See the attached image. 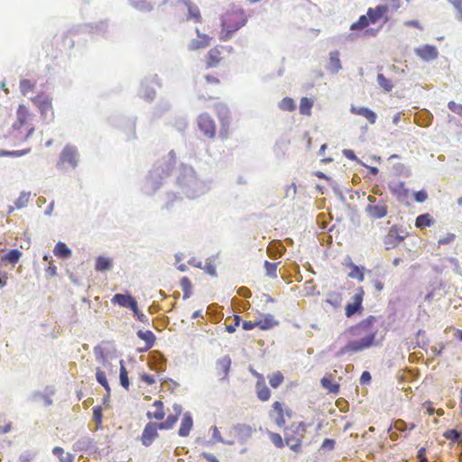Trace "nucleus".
<instances>
[{
  "mask_svg": "<svg viewBox=\"0 0 462 462\" xmlns=\"http://www.w3.org/2000/svg\"><path fill=\"white\" fill-rule=\"evenodd\" d=\"M313 106V102L308 97H302L300 99V113L301 115L310 116L311 113V107Z\"/></svg>",
  "mask_w": 462,
  "mask_h": 462,
  "instance_id": "41",
  "label": "nucleus"
},
{
  "mask_svg": "<svg viewBox=\"0 0 462 462\" xmlns=\"http://www.w3.org/2000/svg\"><path fill=\"white\" fill-rule=\"evenodd\" d=\"M269 383L273 388L279 387L283 382V375L281 372H276L268 376Z\"/></svg>",
  "mask_w": 462,
  "mask_h": 462,
  "instance_id": "44",
  "label": "nucleus"
},
{
  "mask_svg": "<svg viewBox=\"0 0 462 462\" xmlns=\"http://www.w3.org/2000/svg\"><path fill=\"white\" fill-rule=\"evenodd\" d=\"M29 152H30V149H25V150H21V151L0 150V157H4V156L21 157L23 155L27 154Z\"/></svg>",
  "mask_w": 462,
  "mask_h": 462,
  "instance_id": "51",
  "label": "nucleus"
},
{
  "mask_svg": "<svg viewBox=\"0 0 462 462\" xmlns=\"http://www.w3.org/2000/svg\"><path fill=\"white\" fill-rule=\"evenodd\" d=\"M414 199L416 202L422 203L428 199V194L424 190H419L414 192Z\"/></svg>",
  "mask_w": 462,
  "mask_h": 462,
  "instance_id": "61",
  "label": "nucleus"
},
{
  "mask_svg": "<svg viewBox=\"0 0 462 462\" xmlns=\"http://www.w3.org/2000/svg\"><path fill=\"white\" fill-rule=\"evenodd\" d=\"M112 260L108 257L98 256L96 260L95 268L97 272H106L112 268Z\"/></svg>",
  "mask_w": 462,
  "mask_h": 462,
  "instance_id": "25",
  "label": "nucleus"
},
{
  "mask_svg": "<svg viewBox=\"0 0 462 462\" xmlns=\"http://www.w3.org/2000/svg\"><path fill=\"white\" fill-rule=\"evenodd\" d=\"M137 336L139 338L145 341L147 348H151L153 346L156 339L154 334L151 330H139L137 332Z\"/></svg>",
  "mask_w": 462,
  "mask_h": 462,
  "instance_id": "30",
  "label": "nucleus"
},
{
  "mask_svg": "<svg viewBox=\"0 0 462 462\" xmlns=\"http://www.w3.org/2000/svg\"><path fill=\"white\" fill-rule=\"evenodd\" d=\"M327 69L333 74H337L342 69L339 52L337 51L329 53V61Z\"/></svg>",
  "mask_w": 462,
  "mask_h": 462,
  "instance_id": "19",
  "label": "nucleus"
},
{
  "mask_svg": "<svg viewBox=\"0 0 462 462\" xmlns=\"http://www.w3.org/2000/svg\"><path fill=\"white\" fill-rule=\"evenodd\" d=\"M119 378H120V383L121 385L125 388V389H128L129 388V379H128V373L126 371V368L124 365V361L123 360H120V374H119Z\"/></svg>",
  "mask_w": 462,
  "mask_h": 462,
  "instance_id": "38",
  "label": "nucleus"
},
{
  "mask_svg": "<svg viewBox=\"0 0 462 462\" xmlns=\"http://www.w3.org/2000/svg\"><path fill=\"white\" fill-rule=\"evenodd\" d=\"M443 436L447 439L452 440L454 442L462 441L461 433L458 430H455V429L446 430L443 433Z\"/></svg>",
  "mask_w": 462,
  "mask_h": 462,
  "instance_id": "48",
  "label": "nucleus"
},
{
  "mask_svg": "<svg viewBox=\"0 0 462 462\" xmlns=\"http://www.w3.org/2000/svg\"><path fill=\"white\" fill-rule=\"evenodd\" d=\"M350 111L352 114L364 116L372 125L376 122V114L368 107L351 106Z\"/></svg>",
  "mask_w": 462,
  "mask_h": 462,
  "instance_id": "14",
  "label": "nucleus"
},
{
  "mask_svg": "<svg viewBox=\"0 0 462 462\" xmlns=\"http://www.w3.org/2000/svg\"><path fill=\"white\" fill-rule=\"evenodd\" d=\"M335 440L332 439H325L322 442L321 448L327 450H332L335 447Z\"/></svg>",
  "mask_w": 462,
  "mask_h": 462,
  "instance_id": "64",
  "label": "nucleus"
},
{
  "mask_svg": "<svg viewBox=\"0 0 462 462\" xmlns=\"http://www.w3.org/2000/svg\"><path fill=\"white\" fill-rule=\"evenodd\" d=\"M365 212L373 218H383L387 215V207L384 204H369L365 208Z\"/></svg>",
  "mask_w": 462,
  "mask_h": 462,
  "instance_id": "17",
  "label": "nucleus"
},
{
  "mask_svg": "<svg viewBox=\"0 0 462 462\" xmlns=\"http://www.w3.org/2000/svg\"><path fill=\"white\" fill-rule=\"evenodd\" d=\"M131 5L142 12H150L153 9V5L146 0L132 1Z\"/></svg>",
  "mask_w": 462,
  "mask_h": 462,
  "instance_id": "35",
  "label": "nucleus"
},
{
  "mask_svg": "<svg viewBox=\"0 0 462 462\" xmlns=\"http://www.w3.org/2000/svg\"><path fill=\"white\" fill-rule=\"evenodd\" d=\"M172 165L171 163H167L164 167L154 166L144 184L143 189L145 193L152 194L156 191L162 183V180L170 175Z\"/></svg>",
  "mask_w": 462,
  "mask_h": 462,
  "instance_id": "4",
  "label": "nucleus"
},
{
  "mask_svg": "<svg viewBox=\"0 0 462 462\" xmlns=\"http://www.w3.org/2000/svg\"><path fill=\"white\" fill-rule=\"evenodd\" d=\"M32 102L38 106L42 117L45 120L48 118V112H51L50 121L54 119V112L52 109L51 99L44 94H40L32 98Z\"/></svg>",
  "mask_w": 462,
  "mask_h": 462,
  "instance_id": "6",
  "label": "nucleus"
},
{
  "mask_svg": "<svg viewBox=\"0 0 462 462\" xmlns=\"http://www.w3.org/2000/svg\"><path fill=\"white\" fill-rule=\"evenodd\" d=\"M321 384L324 388L329 390L330 393H337L339 390V385L337 383H333L330 379L327 377H323L321 379Z\"/></svg>",
  "mask_w": 462,
  "mask_h": 462,
  "instance_id": "50",
  "label": "nucleus"
},
{
  "mask_svg": "<svg viewBox=\"0 0 462 462\" xmlns=\"http://www.w3.org/2000/svg\"><path fill=\"white\" fill-rule=\"evenodd\" d=\"M277 323L273 315L267 314L257 320V327L262 330H267L277 325Z\"/></svg>",
  "mask_w": 462,
  "mask_h": 462,
  "instance_id": "21",
  "label": "nucleus"
},
{
  "mask_svg": "<svg viewBox=\"0 0 462 462\" xmlns=\"http://www.w3.org/2000/svg\"><path fill=\"white\" fill-rule=\"evenodd\" d=\"M377 83L386 92H390L393 88V85L392 81L390 79H386L381 73H379L377 75Z\"/></svg>",
  "mask_w": 462,
  "mask_h": 462,
  "instance_id": "42",
  "label": "nucleus"
},
{
  "mask_svg": "<svg viewBox=\"0 0 462 462\" xmlns=\"http://www.w3.org/2000/svg\"><path fill=\"white\" fill-rule=\"evenodd\" d=\"M326 302L334 308H338L342 302V297L337 292H329L327 295Z\"/></svg>",
  "mask_w": 462,
  "mask_h": 462,
  "instance_id": "39",
  "label": "nucleus"
},
{
  "mask_svg": "<svg viewBox=\"0 0 462 462\" xmlns=\"http://www.w3.org/2000/svg\"><path fill=\"white\" fill-rule=\"evenodd\" d=\"M158 430L160 429L157 423H147L142 433V444L145 447H149L152 443V441L158 437Z\"/></svg>",
  "mask_w": 462,
  "mask_h": 462,
  "instance_id": "9",
  "label": "nucleus"
},
{
  "mask_svg": "<svg viewBox=\"0 0 462 462\" xmlns=\"http://www.w3.org/2000/svg\"><path fill=\"white\" fill-rule=\"evenodd\" d=\"M89 443L88 439H79L78 441H76L73 445V448L75 450H82L83 448H86V446Z\"/></svg>",
  "mask_w": 462,
  "mask_h": 462,
  "instance_id": "63",
  "label": "nucleus"
},
{
  "mask_svg": "<svg viewBox=\"0 0 462 462\" xmlns=\"http://www.w3.org/2000/svg\"><path fill=\"white\" fill-rule=\"evenodd\" d=\"M204 270L205 272L211 275V276H217V270H216V267L215 265L211 263V261L208 260L206 262V264H205V267H204Z\"/></svg>",
  "mask_w": 462,
  "mask_h": 462,
  "instance_id": "60",
  "label": "nucleus"
},
{
  "mask_svg": "<svg viewBox=\"0 0 462 462\" xmlns=\"http://www.w3.org/2000/svg\"><path fill=\"white\" fill-rule=\"evenodd\" d=\"M433 223L432 218L430 214H422L417 217L415 225L419 228H423L425 226H430Z\"/></svg>",
  "mask_w": 462,
  "mask_h": 462,
  "instance_id": "37",
  "label": "nucleus"
},
{
  "mask_svg": "<svg viewBox=\"0 0 462 462\" xmlns=\"http://www.w3.org/2000/svg\"><path fill=\"white\" fill-rule=\"evenodd\" d=\"M198 125L201 132L208 138H213L216 134V125L214 120L208 113L199 116Z\"/></svg>",
  "mask_w": 462,
  "mask_h": 462,
  "instance_id": "7",
  "label": "nucleus"
},
{
  "mask_svg": "<svg viewBox=\"0 0 462 462\" xmlns=\"http://www.w3.org/2000/svg\"><path fill=\"white\" fill-rule=\"evenodd\" d=\"M448 107L455 114L462 116V104H457L454 101H449Z\"/></svg>",
  "mask_w": 462,
  "mask_h": 462,
  "instance_id": "58",
  "label": "nucleus"
},
{
  "mask_svg": "<svg viewBox=\"0 0 462 462\" xmlns=\"http://www.w3.org/2000/svg\"><path fill=\"white\" fill-rule=\"evenodd\" d=\"M264 268L268 277L273 279L277 277V263L265 261Z\"/></svg>",
  "mask_w": 462,
  "mask_h": 462,
  "instance_id": "49",
  "label": "nucleus"
},
{
  "mask_svg": "<svg viewBox=\"0 0 462 462\" xmlns=\"http://www.w3.org/2000/svg\"><path fill=\"white\" fill-rule=\"evenodd\" d=\"M93 420L97 423L102 422V408L100 406H95L93 408Z\"/></svg>",
  "mask_w": 462,
  "mask_h": 462,
  "instance_id": "59",
  "label": "nucleus"
},
{
  "mask_svg": "<svg viewBox=\"0 0 462 462\" xmlns=\"http://www.w3.org/2000/svg\"><path fill=\"white\" fill-rule=\"evenodd\" d=\"M131 300H135L130 294L117 293L112 298L111 302L114 304H118L121 307L130 309Z\"/></svg>",
  "mask_w": 462,
  "mask_h": 462,
  "instance_id": "20",
  "label": "nucleus"
},
{
  "mask_svg": "<svg viewBox=\"0 0 462 462\" xmlns=\"http://www.w3.org/2000/svg\"><path fill=\"white\" fill-rule=\"evenodd\" d=\"M166 358L160 352H153L149 362L151 369L156 372H163L166 368Z\"/></svg>",
  "mask_w": 462,
  "mask_h": 462,
  "instance_id": "12",
  "label": "nucleus"
},
{
  "mask_svg": "<svg viewBox=\"0 0 462 462\" xmlns=\"http://www.w3.org/2000/svg\"><path fill=\"white\" fill-rule=\"evenodd\" d=\"M216 111L221 121H225L229 117V110L228 107L221 103H218L215 106Z\"/></svg>",
  "mask_w": 462,
  "mask_h": 462,
  "instance_id": "47",
  "label": "nucleus"
},
{
  "mask_svg": "<svg viewBox=\"0 0 462 462\" xmlns=\"http://www.w3.org/2000/svg\"><path fill=\"white\" fill-rule=\"evenodd\" d=\"M366 273L368 277L371 278V282L373 283L375 290L377 291H381L383 289V283L374 276L372 270H367Z\"/></svg>",
  "mask_w": 462,
  "mask_h": 462,
  "instance_id": "54",
  "label": "nucleus"
},
{
  "mask_svg": "<svg viewBox=\"0 0 462 462\" xmlns=\"http://www.w3.org/2000/svg\"><path fill=\"white\" fill-rule=\"evenodd\" d=\"M415 53L417 56L426 61L433 60L439 55L437 48L429 44L415 49Z\"/></svg>",
  "mask_w": 462,
  "mask_h": 462,
  "instance_id": "11",
  "label": "nucleus"
},
{
  "mask_svg": "<svg viewBox=\"0 0 462 462\" xmlns=\"http://www.w3.org/2000/svg\"><path fill=\"white\" fill-rule=\"evenodd\" d=\"M33 84L31 83L28 79H22L20 82V90L23 96H26L27 93L32 89Z\"/></svg>",
  "mask_w": 462,
  "mask_h": 462,
  "instance_id": "55",
  "label": "nucleus"
},
{
  "mask_svg": "<svg viewBox=\"0 0 462 462\" xmlns=\"http://www.w3.org/2000/svg\"><path fill=\"white\" fill-rule=\"evenodd\" d=\"M247 21V15L242 9L233 11L224 16L221 20L220 40L224 42L230 40L236 32L246 24Z\"/></svg>",
  "mask_w": 462,
  "mask_h": 462,
  "instance_id": "3",
  "label": "nucleus"
},
{
  "mask_svg": "<svg viewBox=\"0 0 462 462\" xmlns=\"http://www.w3.org/2000/svg\"><path fill=\"white\" fill-rule=\"evenodd\" d=\"M457 10V19L462 21V0H448Z\"/></svg>",
  "mask_w": 462,
  "mask_h": 462,
  "instance_id": "57",
  "label": "nucleus"
},
{
  "mask_svg": "<svg viewBox=\"0 0 462 462\" xmlns=\"http://www.w3.org/2000/svg\"><path fill=\"white\" fill-rule=\"evenodd\" d=\"M231 366V359L229 356H226L217 362V368L221 369L224 373V378L227 376Z\"/></svg>",
  "mask_w": 462,
  "mask_h": 462,
  "instance_id": "34",
  "label": "nucleus"
},
{
  "mask_svg": "<svg viewBox=\"0 0 462 462\" xmlns=\"http://www.w3.org/2000/svg\"><path fill=\"white\" fill-rule=\"evenodd\" d=\"M278 106L281 110H283V111H293L296 108L295 102L291 97L282 98L279 102Z\"/></svg>",
  "mask_w": 462,
  "mask_h": 462,
  "instance_id": "40",
  "label": "nucleus"
},
{
  "mask_svg": "<svg viewBox=\"0 0 462 462\" xmlns=\"http://www.w3.org/2000/svg\"><path fill=\"white\" fill-rule=\"evenodd\" d=\"M94 354L96 356V358L98 362H100L105 367L107 366L108 363H107V360L106 358V356L104 354V351L103 349L101 348V346H97L95 348H94Z\"/></svg>",
  "mask_w": 462,
  "mask_h": 462,
  "instance_id": "53",
  "label": "nucleus"
},
{
  "mask_svg": "<svg viewBox=\"0 0 462 462\" xmlns=\"http://www.w3.org/2000/svg\"><path fill=\"white\" fill-rule=\"evenodd\" d=\"M31 193L23 191L20 193V196L15 200L14 204L17 208H23L27 206L30 199Z\"/></svg>",
  "mask_w": 462,
  "mask_h": 462,
  "instance_id": "46",
  "label": "nucleus"
},
{
  "mask_svg": "<svg viewBox=\"0 0 462 462\" xmlns=\"http://www.w3.org/2000/svg\"><path fill=\"white\" fill-rule=\"evenodd\" d=\"M270 439L275 447L282 448L284 446L283 439L280 434L272 432L270 433Z\"/></svg>",
  "mask_w": 462,
  "mask_h": 462,
  "instance_id": "56",
  "label": "nucleus"
},
{
  "mask_svg": "<svg viewBox=\"0 0 462 462\" xmlns=\"http://www.w3.org/2000/svg\"><path fill=\"white\" fill-rule=\"evenodd\" d=\"M153 407L156 408L155 411H148L147 417L149 419H155L157 420H162L164 418V411H163V403L161 401H155L153 403Z\"/></svg>",
  "mask_w": 462,
  "mask_h": 462,
  "instance_id": "27",
  "label": "nucleus"
},
{
  "mask_svg": "<svg viewBox=\"0 0 462 462\" xmlns=\"http://www.w3.org/2000/svg\"><path fill=\"white\" fill-rule=\"evenodd\" d=\"M306 428L304 422H299L285 430L284 441L292 451L299 452L300 450L301 439L306 432Z\"/></svg>",
  "mask_w": 462,
  "mask_h": 462,
  "instance_id": "5",
  "label": "nucleus"
},
{
  "mask_svg": "<svg viewBox=\"0 0 462 462\" xmlns=\"http://www.w3.org/2000/svg\"><path fill=\"white\" fill-rule=\"evenodd\" d=\"M405 238V235L403 232L399 233V230L396 226H392L385 236L384 244L387 245L394 246L403 241Z\"/></svg>",
  "mask_w": 462,
  "mask_h": 462,
  "instance_id": "13",
  "label": "nucleus"
},
{
  "mask_svg": "<svg viewBox=\"0 0 462 462\" xmlns=\"http://www.w3.org/2000/svg\"><path fill=\"white\" fill-rule=\"evenodd\" d=\"M375 320V318L370 316L365 320L362 321L358 326V330L366 329L368 332L365 336L360 339L349 341L344 347H342L337 353L338 356H343L349 352H360L366 348H369L374 345L375 335L377 330L371 328L370 326Z\"/></svg>",
  "mask_w": 462,
  "mask_h": 462,
  "instance_id": "2",
  "label": "nucleus"
},
{
  "mask_svg": "<svg viewBox=\"0 0 462 462\" xmlns=\"http://www.w3.org/2000/svg\"><path fill=\"white\" fill-rule=\"evenodd\" d=\"M178 418L177 415L170 414L168 415L165 421L157 423L160 430H171L173 428L175 423L177 422Z\"/></svg>",
  "mask_w": 462,
  "mask_h": 462,
  "instance_id": "43",
  "label": "nucleus"
},
{
  "mask_svg": "<svg viewBox=\"0 0 462 462\" xmlns=\"http://www.w3.org/2000/svg\"><path fill=\"white\" fill-rule=\"evenodd\" d=\"M351 272L348 273V277L351 279H356L359 282H363L365 280V268H360L356 264L351 263H350Z\"/></svg>",
  "mask_w": 462,
  "mask_h": 462,
  "instance_id": "31",
  "label": "nucleus"
},
{
  "mask_svg": "<svg viewBox=\"0 0 462 462\" xmlns=\"http://www.w3.org/2000/svg\"><path fill=\"white\" fill-rule=\"evenodd\" d=\"M52 454L56 457H58L60 462H73L74 461V455L70 453H64V450L60 447H55L52 449Z\"/></svg>",
  "mask_w": 462,
  "mask_h": 462,
  "instance_id": "29",
  "label": "nucleus"
},
{
  "mask_svg": "<svg viewBox=\"0 0 462 462\" xmlns=\"http://www.w3.org/2000/svg\"><path fill=\"white\" fill-rule=\"evenodd\" d=\"M193 427V419L191 413L187 411L183 414V418L180 422V426L178 431L179 436L187 437Z\"/></svg>",
  "mask_w": 462,
  "mask_h": 462,
  "instance_id": "16",
  "label": "nucleus"
},
{
  "mask_svg": "<svg viewBox=\"0 0 462 462\" xmlns=\"http://www.w3.org/2000/svg\"><path fill=\"white\" fill-rule=\"evenodd\" d=\"M22 256V252L18 249L10 250L5 255L3 256L2 261L15 264L18 263Z\"/></svg>",
  "mask_w": 462,
  "mask_h": 462,
  "instance_id": "32",
  "label": "nucleus"
},
{
  "mask_svg": "<svg viewBox=\"0 0 462 462\" xmlns=\"http://www.w3.org/2000/svg\"><path fill=\"white\" fill-rule=\"evenodd\" d=\"M78 162L79 152L76 147L66 145L60 153L58 165L68 162L71 167L75 168L78 165Z\"/></svg>",
  "mask_w": 462,
  "mask_h": 462,
  "instance_id": "8",
  "label": "nucleus"
},
{
  "mask_svg": "<svg viewBox=\"0 0 462 462\" xmlns=\"http://www.w3.org/2000/svg\"><path fill=\"white\" fill-rule=\"evenodd\" d=\"M370 23L367 15H361L358 19V21L353 23L350 26V30L356 31V30H361L368 26Z\"/></svg>",
  "mask_w": 462,
  "mask_h": 462,
  "instance_id": "45",
  "label": "nucleus"
},
{
  "mask_svg": "<svg viewBox=\"0 0 462 462\" xmlns=\"http://www.w3.org/2000/svg\"><path fill=\"white\" fill-rule=\"evenodd\" d=\"M220 51L217 48L211 49L207 55V66L216 67L220 61Z\"/></svg>",
  "mask_w": 462,
  "mask_h": 462,
  "instance_id": "28",
  "label": "nucleus"
},
{
  "mask_svg": "<svg viewBox=\"0 0 462 462\" xmlns=\"http://www.w3.org/2000/svg\"><path fill=\"white\" fill-rule=\"evenodd\" d=\"M364 294L365 292L362 288H358L356 290V292L353 296V303H348L346 306V316L347 318L352 317L354 314H356L358 310H361Z\"/></svg>",
  "mask_w": 462,
  "mask_h": 462,
  "instance_id": "10",
  "label": "nucleus"
},
{
  "mask_svg": "<svg viewBox=\"0 0 462 462\" xmlns=\"http://www.w3.org/2000/svg\"><path fill=\"white\" fill-rule=\"evenodd\" d=\"M210 38L208 35H203L202 39H193L188 44V49L189 51H196L199 49H204L209 45Z\"/></svg>",
  "mask_w": 462,
  "mask_h": 462,
  "instance_id": "22",
  "label": "nucleus"
},
{
  "mask_svg": "<svg viewBox=\"0 0 462 462\" xmlns=\"http://www.w3.org/2000/svg\"><path fill=\"white\" fill-rule=\"evenodd\" d=\"M96 379L101 385H105L107 383L105 373L101 371L99 368L97 369Z\"/></svg>",
  "mask_w": 462,
  "mask_h": 462,
  "instance_id": "62",
  "label": "nucleus"
},
{
  "mask_svg": "<svg viewBox=\"0 0 462 462\" xmlns=\"http://www.w3.org/2000/svg\"><path fill=\"white\" fill-rule=\"evenodd\" d=\"M140 95L143 98L146 99L147 101H152L155 97V90L152 87H150L147 84V79H145L142 83Z\"/></svg>",
  "mask_w": 462,
  "mask_h": 462,
  "instance_id": "26",
  "label": "nucleus"
},
{
  "mask_svg": "<svg viewBox=\"0 0 462 462\" xmlns=\"http://www.w3.org/2000/svg\"><path fill=\"white\" fill-rule=\"evenodd\" d=\"M388 12L387 5H377L375 8H369L367 10V17L371 23H376L380 18H382Z\"/></svg>",
  "mask_w": 462,
  "mask_h": 462,
  "instance_id": "18",
  "label": "nucleus"
},
{
  "mask_svg": "<svg viewBox=\"0 0 462 462\" xmlns=\"http://www.w3.org/2000/svg\"><path fill=\"white\" fill-rule=\"evenodd\" d=\"M180 2L183 3L188 9V20H193L195 23L202 22L199 8L195 4L190 0H180Z\"/></svg>",
  "mask_w": 462,
  "mask_h": 462,
  "instance_id": "15",
  "label": "nucleus"
},
{
  "mask_svg": "<svg viewBox=\"0 0 462 462\" xmlns=\"http://www.w3.org/2000/svg\"><path fill=\"white\" fill-rule=\"evenodd\" d=\"M177 180L182 192L189 199H196L208 190V182L198 176L190 166L182 165Z\"/></svg>",
  "mask_w": 462,
  "mask_h": 462,
  "instance_id": "1",
  "label": "nucleus"
},
{
  "mask_svg": "<svg viewBox=\"0 0 462 462\" xmlns=\"http://www.w3.org/2000/svg\"><path fill=\"white\" fill-rule=\"evenodd\" d=\"M17 121L19 122L20 125H23L27 118L28 116V110L25 106L20 105L17 109Z\"/></svg>",
  "mask_w": 462,
  "mask_h": 462,
  "instance_id": "52",
  "label": "nucleus"
},
{
  "mask_svg": "<svg viewBox=\"0 0 462 462\" xmlns=\"http://www.w3.org/2000/svg\"><path fill=\"white\" fill-rule=\"evenodd\" d=\"M210 430L212 431V439L210 440V443H212V444L223 443V444H226V445H233L234 444L233 440H225L221 437V434H220L218 429L216 426H212Z\"/></svg>",
  "mask_w": 462,
  "mask_h": 462,
  "instance_id": "33",
  "label": "nucleus"
},
{
  "mask_svg": "<svg viewBox=\"0 0 462 462\" xmlns=\"http://www.w3.org/2000/svg\"><path fill=\"white\" fill-rule=\"evenodd\" d=\"M180 287L183 291V299H189L192 294V284L188 277H182L180 280Z\"/></svg>",
  "mask_w": 462,
  "mask_h": 462,
  "instance_id": "36",
  "label": "nucleus"
},
{
  "mask_svg": "<svg viewBox=\"0 0 462 462\" xmlns=\"http://www.w3.org/2000/svg\"><path fill=\"white\" fill-rule=\"evenodd\" d=\"M256 393L257 397L263 401L266 402L270 399L271 392L269 388L266 386L265 382H256Z\"/></svg>",
  "mask_w": 462,
  "mask_h": 462,
  "instance_id": "24",
  "label": "nucleus"
},
{
  "mask_svg": "<svg viewBox=\"0 0 462 462\" xmlns=\"http://www.w3.org/2000/svg\"><path fill=\"white\" fill-rule=\"evenodd\" d=\"M53 253L56 256L62 259H68L72 254L71 250L62 242L56 244Z\"/></svg>",
  "mask_w": 462,
  "mask_h": 462,
  "instance_id": "23",
  "label": "nucleus"
}]
</instances>
